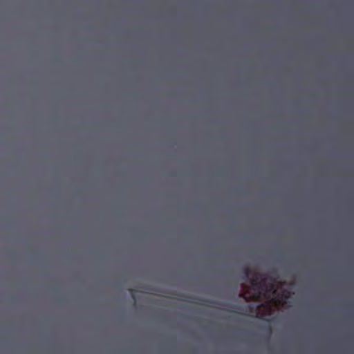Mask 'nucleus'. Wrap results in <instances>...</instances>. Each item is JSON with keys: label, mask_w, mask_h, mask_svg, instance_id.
<instances>
[{"label": "nucleus", "mask_w": 354, "mask_h": 354, "mask_svg": "<svg viewBox=\"0 0 354 354\" xmlns=\"http://www.w3.org/2000/svg\"><path fill=\"white\" fill-rule=\"evenodd\" d=\"M268 275L266 273L255 272L253 276V282L259 288H263L266 286Z\"/></svg>", "instance_id": "obj_1"}, {"label": "nucleus", "mask_w": 354, "mask_h": 354, "mask_svg": "<svg viewBox=\"0 0 354 354\" xmlns=\"http://www.w3.org/2000/svg\"><path fill=\"white\" fill-rule=\"evenodd\" d=\"M248 271H249L248 268L245 266V271H244V273H245V281L246 280V278H248Z\"/></svg>", "instance_id": "obj_2"}, {"label": "nucleus", "mask_w": 354, "mask_h": 354, "mask_svg": "<svg viewBox=\"0 0 354 354\" xmlns=\"http://www.w3.org/2000/svg\"><path fill=\"white\" fill-rule=\"evenodd\" d=\"M246 294H247L246 286H245V297H244L245 302L248 301Z\"/></svg>", "instance_id": "obj_3"}, {"label": "nucleus", "mask_w": 354, "mask_h": 354, "mask_svg": "<svg viewBox=\"0 0 354 354\" xmlns=\"http://www.w3.org/2000/svg\"><path fill=\"white\" fill-rule=\"evenodd\" d=\"M239 296H240V297H243V292H242V290H241Z\"/></svg>", "instance_id": "obj_4"}, {"label": "nucleus", "mask_w": 354, "mask_h": 354, "mask_svg": "<svg viewBox=\"0 0 354 354\" xmlns=\"http://www.w3.org/2000/svg\"><path fill=\"white\" fill-rule=\"evenodd\" d=\"M129 291H130V292L131 293L132 297H133V298H135V297H134V296H133V289H130V290H129Z\"/></svg>", "instance_id": "obj_5"}, {"label": "nucleus", "mask_w": 354, "mask_h": 354, "mask_svg": "<svg viewBox=\"0 0 354 354\" xmlns=\"http://www.w3.org/2000/svg\"><path fill=\"white\" fill-rule=\"evenodd\" d=\"M247 308H247V306L245 305V307H244L245 313H246V311H247ZM245 315H246V313H245Z\"/></svg>", "instance_id": "obj_6"}, {"label": "nucleus", "mask_w": 354, "mask_h": 354, "mask_svg": "<svg viewBox=\"0 0 354 354\" xmlns=\"http://www.w3.org/2000/svg\"><path fill=\"white\" fill-rule=\"evenodd\" d=\"M239 314H243V313L241 312L243 310L241 308L239 309Z\"/></svg>", "instance_id": "obj_7"}]
</instances>
